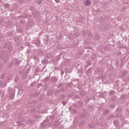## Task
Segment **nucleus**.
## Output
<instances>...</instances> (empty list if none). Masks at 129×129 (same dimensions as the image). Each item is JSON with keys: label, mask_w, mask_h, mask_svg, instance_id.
Listing matches in <instances>:
<instances>
[{"label": "nucleus", "mask_w": 129, "mask_h": 129, "mask_svg": "<svg viewBox=\"0 0 129 129\" xmlns=\"http://www.w3.org/2000/svg\"><path fill=\"white\" fill-rule=\"evenodd\" d=\"M63 104L65 105V104H66V102L63 103Z\"/></svg>", "instance_id": "20e7f679"}, {"label": "nucleus", "mask_w": 129, "mask_h": 129, "mask_svg": "<svg viewBox=\"0 0 129 129\" xmlns=\"http://www.w3.org/2000/svg\"><path fill=\"white\" fill-rule=\"evenodd\" d=\"M55 2L56 3H59L60 2V0H55Z\"/></svg>", "instance_id": "f03ea898"}, {"label": "nucleus", "mask_w": 129, "mask_h": 129, "mask_svg": "<svg viewBox=\"0 0 129 129\" xmlns=\"http://www.w3.org/2000/svg\"><path fill=\"white\" fill-rule=\"evenodd\" d=\"M85 4H86V6L88 7V6H90V5H91V2L89 0H86Z\"/></svg>", "instance_id": "f257e3e1"}, {"label": "nucleus", "mask_w": 129, "mask_h": 129, "mask_svg": "<svg viewBox=\"0 0 129 129\" xmlns=\"http://www.w3.org/2000/svg\"><path fill=\"white\" fill-rule=\"evenodd\" d=\"M63 104L65 105V104H66V102L63 103Z\"/></svg>", "instance_id": "7ed1b4c3"}]
</instances>
